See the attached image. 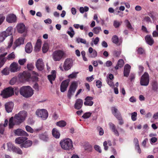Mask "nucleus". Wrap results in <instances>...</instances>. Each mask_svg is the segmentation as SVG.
<instances>
[{"label": "nucleus", "instance_id": "ea45409f", "mask_svg": "<svg viewBox=\"0 0 158 158\" xmlns=\"http://www.w3.org/2000/svg\"><path fill=\"white\" fill-rule=\"evenodd\" d=\"M122 23V22H119L117 20H115L114 21L113 25L115 28H117L120 26Z\"/></svg>", "mask_w": 158, "mask_h": 158}, {"label": "nucleus", "instance_id": "f704fd0d", "mask_svg": "<svg viewBox=\"0 0 158 158\" xmlns=\"http://www.w3.org/2000/svg\"><path fill=\"white\" fill-rule=\"evenodd\" d=\"M124 64V62L123 60L122 59H119L117 65L115 67V68L116 69H118L119 67L121 68L122 67Z\"/></svg>", "mask_w": 158, "mask_h": 158}, {"label": "nucleus", "instance_id": "2f4dec72", "mask_svg": "<svg viewBox=\"0 0 158 158\" xmlns=\"http://www.w3.org/2000/svg\"><path fill=\"white\" fill-rule=\"evenodd\" d=\"M52 133L53 136L56 139L59 138L60 134L58 130L55 128L53 129L52 131Z\"/></svg>", "mask_w": 158, "mask_h": 158}, {"label": "nucleus", "instance_id": "9d476101", "mask_svg": "<svg viewBox=\"0 0 158 158\" xmlns=\"http://www.w3.org/2000/svg\"><path fill=\"white\" fill-rule=\"evenodd\" d=\"M8 146L9 148L11 149L13 152L19 155H22L23 154V152L19 148L17 147L10 143L8 144Z\"/></svg>", "mask_w": 158, "mask_h": 158}, {"label": "nucleus", "instance_id": "c756f323", "mask_svg": "<svg viewBox=\"0 0 158 158\" xmlns=\"http://www.w3.org/2000/svg\"><path fill=\"white\" fill-rule=\"evenodd\" d=\"M33 49L32 44L31 43H28L25 46V50L27 53H30L32 51Z\"/></svg>", "mask_w": 158, "mask_h": 158}, {"label": "nucleus", "instance_id": "8fccbe9b", "mask_svg": "<svg viewBox=\"0 0 158 158\" xmlns=\"http://www.w3.org/2000/svg\"><path fill=\"white\" fill-rule=\"evenodd\" d=\"M156 31H154L152 33V35L154 37L158 36V25H157L156 26Z\"/></svg>", "mask_w": 158, "mask_h": 158}, {"label": "nucleus", "instance_id": "13d9d810", "mask_svg": "<svg viewBox=\"0 0 158 158\" xmlns=\"http://www.w3.org/2000/svg\"><path fill=\"white\" fill-rule=\"evenodd\" d=\"M97 129L99 132V134L100 135H102L103 134L104 131L103 129L100 127H97Z\"/></svg>", "mask_w": 158, "mask_h": 158}, {"label": "nucleus", "instance_id": "de8ad7c7", "mask_svg": "<svg viewBox=\"0 0 158 158\" xmlns=\"http://www.w3.org/2000/svg\"><path fill=\"white\" fill-rule=\"evenodd\" d=\"M25 128L27 131L31 133H33L34 131V130L29 126H26Z\"/></svg>", "mask_w": 158, "mask_h": 158}, {"label": "nucleus", "instance_id": "ddd939ff", "mask_svg": "<svg viewBox=\"0 0 158 158\" xmlns=\"http://www.w3.org/2000/svg\"><path fill=\"white\" fill-rule=\"evenodd\" d=\"M6 20L10 23H15L16 20V17L13 14H10L6 17Z\"/></svg>", "mask_w": 158, "mask_h": 158}, {"label": "nucleus", "instance_id": "603ef678", "mask_svg": "<svg viewBox=\"0 0 158 158\" xmlns=\"http://www.w3.org/2000/svg\"><path fill=\"white\" fill-rule=\"evenodd\" d=\"M5 19V17L3 14H0V25L3 22Z\"/></svg>", "mask_w": 158, "mask_h": 158}, {"label": "nucleus", "instance_id": "9b49d317", "mask_svg": "<svg viewBox=\"0 0 158 158\" xmlns=\"http://www.w3.org/2000/svg\"><path fill=\"white\" fill-rule=\"evenodd\" d=\"M69 82V79H67L63 81L61 83L60 87V91L64 92L67 90Z\"/></svg>", "mask_w": 158, "mask_h": 158}, {"label": "nucleus", "instance_id": "5fc2aeb1", "mask_svg": "<svg viewBox=\"0 0 158 158\" xmlns=\"http://www.w3.org/2000/svg\"><path fill=\"white\" fill-rule=\"evenodd\" d=\"M0 60V68H1L3 66L6 60V58H3L2 59H1Z\"/></svg>", "mask_w": 158, "mask_h": 158}, {"label": "nucleus", "instance_id": "c9c22d12", "mask_svg": "<svg viewBox=\"0 0 158 158\" xmlns=\"http://www.w3.org/2000/svg\"><path fill=\"white\" fill-rule=\"evenodd\" d=\"M56 77V74H51L48 76V79L51 84H52V81L55 80Z\"/></svg>", "mask_w": 158, "mask_h": 158}, {"label": "nucleus", "instance_id": "6ab92c4d", "mask_svg": "<svg viewBox=\"0 0 158 158\" xmlns=\"http://www.w3.org/2000/svg\"><path fill=\"white\" fill-rule=\"evenodd\" d=\"M110 128L114 134L116 136H118L119 135V133L115 125L112 123L109 124Z\"/></svg>", "mask_w": 158, "mask_h": 158}, {"label": "nucleus", "instance_id": "473e14b6", "mask_svg": "<svg viewBox=\"0 0 158 158\" xmlns=\"http://www.w3.org/2000/svg\"><path fill=\"white\" fill-rule=\"evenodd\" d=\"M24 43V39L22 37H20L17 39L15 42V44L17 47L23 44Z\"/></svg>", "mask_w": 158, "mask_h": 158}, {"label": "nucleus", "instance_id": "a18cd8bd", "mask_svg": "<svg viewBox=\"0 0 158 158\" xmlns=\"http://www.w3.org/2000/svg\"><path fill=\"white\" fill-rule=\"evenodd\" d=\"M131 118L132 121H135L137 119V113L134 112L131 114Z\"/></svg>", "mask_w": 158, "mask_h": 158}, {"label": "nucleus", "instance_id": "09e8293b", "mask_svg": "<svg viewBox=\"0 0 158 158\" xmlns=\"http://www.w3.org/2000/svg\"><path fill=\"white\" fill-rule=\"evenodd\" d=\"M15 58V55L14 53L12 52L9 54L7 56V59L8 60H13Z\"/></svg>", "mask_w": 158, "mask_h": 158}, {"label": "nucleus", "instance_id": "0eeeda50", "mask_svg": "<svg viewBox=\"0 0 158 158\" xmlns=\"http://www.w3.org/2000/svg\"><path fill=\"white\" fill-rule=\"evenodd\" d=\"M36 114L44 120L46 119L48 116L47 111L44 109L37 110L36 112Z\"/></svg>", "mask_w": 158, "mask_h": 158}, {"label": "nucleus", "instance_id": "a19ab883", "mask_svg": "<svg viewBox=\"0 0 158 158\" xmlns=\"http://www.w3.org/2000/svg\"><path fill=\"white\" fill-rule=\"evenodd\" d=\"M116 118L118 120L120 125H122L124 124V121L121 115L116 117Z\"/></svg>", "mask_w": 158, "mask_h": 158}, {"label": "nucleus", "instance_id": "dca6fc26", "mask_svg": "<svg viewBox=\"0 0 158 158\" xmlns=\"http://www.w3.org/2000/svg\"><path fill=\"white\" fill-rule=\"evenodd\" d=\"M83 104V101L81 99H77L75 102L74 107L77 110H80L82 107Z\"/></svg>", "mask_w": 158, "mask_h": 158}, {"label": "nucleus", "instance_id": "79ce46f5", "mask_svg": "<svg viewBox=\"0 0 158 158\" xmlns=\"http://www.w3.org/2000/svg\"><path fill=\"white\" fill-rule=\"evenodd\" d=\"M148 15L150 16L153 20L156 19V14L153 12H150L148 14Z\"/></svg>", "mask_w": 158, "mask_h": 158}, {"label": "nucleus", "instance_id": "39448f33", "mask_svg": "<svg viewBox=\"0 0 158 158\" xmlns=\"http://www.w3.org/2000/svg\"><path fill=\"white\" fill-rule=\"evenodd\" d=\"M14 88L9 87L4 89L2 92L1 95L4 98H7L14 94Z\"/></svg>", "mask_w": 158, "mask_h": 158}, {"label": "nucleus", "instance_id": "1a4fd4ad", "mask_svg": "<svg viewBox=\"0 0 158 158\" xmlns=\"http://www.w3.org/2000/svg\"><path fill=\"white\" fill-rule=\"evenodd\" d=\"M72 60L70 58L66 59L64 63L63 68L65 71L70 69L73 66Z\"/></svg>", "mask_w": 158, "mask_h": 158}, {"label": "nucleus", "instance_id": "423d86ee", "mask_svg": "<svg viewBox=\"0 0 158 158\" xmlns=\"http://www.w3.org/2000/svg\"><path fill=\"white\" fill-rule=\"evenodd\" d=\"M149 82V77L148 74L145 72L141 76L140 83L141 85L147 86Z\"/></svg>", "mask_w": 158, "mask_h": 158}, {"label": "nucleus", "instance_id": "864d4df0", "mask_svg": "<svg viewBox=\"0 0 158 158\" xmlns=\"http://www.w3.org/2000/svg\"><path fill=\"white\" fill-rule=\"evenodd\" d=\"M78 73L73 72L72 74L68 76V77L70 78H73L77 77V74Z\"/></svg>", "mask_w": 158, "mask_h": 158}, {"label": "nucleus", "instance_id": "aec40b11", "mask_svg": "<svg viewBox=\"0 0 158 158\" xmlns=\"http://www.w3.org/2000/svg\"><path fill=\"white\" fill-rule=\"evenodd\" d=\"M31 74L28 72L24 71L20 74V77L23 78L24 80L27 81L31 77Z\"/></svg>", "mask_w": 158, "mask_h": 158}, {"label": "nucleus", "instance_id": "cd10ccee", "mask_svg": "<svg viewBox=\"0 0 158 158\" xmlns=\"http://www.w3.org/2000/svg\"><path fill=\"white\" fill-rule=\"evenodd\" d=\"M12 29L13 28L12 27H8L5 31L2 32L3 35H4L5 37H7L8 36L11 35Z\"/></svg>", "mask_w": 158, "mask_h": 158}, {"label": "nucleus", "instance_id": "052dcab7", "mask_svg": "<svg viewBox=\"0 0 158 158\" xmlns=\"http://www.w3.org/2000/svg\"><path fill=\"white\" fill-rule=\"evenodd\" d=\"M17 78L13 77L10 81V84L12 85H14L16 82Z\"/></svg>", "mask_w": 158, "mask_h": 158}, {"label": "nucleus", "instance_id": "f03ea898", "mask_svg": "<svg viewBox=\"0 0 158 158\" xmlns=\"http://www.w3.org/2000/svg\"><path fill=\"white\" fill-rule=\"evenodd\" d=\"M19 92L21 95L26 98L31 97L34 94L33 90L29 86L22 87L20 89Z\"/></svg>", "mask_w": 158, "mask_h": 158}, {"label": "nucleus", "instance_id": "7c9ffc66", "mask_svg": "<svg viewBox=\"0 0 158 158\" xmlns=\"http://www.w3.org/2000/svg\"><path fill=\"white\" fill-rule=\"evenodd\" d=\"M112 40L113 43L118 45H120L122 42V40H118V38L117 36L114 35L112 38Z\"/></svg>", "mask_w": 158, "mask_h": 158}, {"label": "nucleus", "instance_id": "f3484780", "mask_svg": "<svg viewBox=\"0 0 158 158\" xmlns=\"http://www.w3.org/2000/svg\"><path fill=\"white\" fill-rule=\"evenodd\" d=\"M93 99V98L92 97H87L85 99V101L84 102V105L85 106H92L94 104L93 102L92 101Z\"/></svg>", "mask_w": 158, "mask_h": 158}, {"label": "nucleus", "instance_id": "4468645a", "mask_svg": "<svg viewBox=\"0 0 158 158\" xmlns=\"http://www.w3.org/2000/svg\"><path fill=\"white\" fill-rule=\"evenodd\" d=\"M14 132L15 135L18 136H28V134L26 131L21 129H18L14 131Z\"/></svg>", "mask_w": 158, "mask_h": 158}, {"label": "nucleus", "instance_id": "20e7f679", "mask_svg": "<svg viewBox=\"0 0 158 158\" xmlns=\"http://www.w3.org/2000/svg\"><path fill=\"white\" fill-rule=\"evenodd\" d=\"M66 55L65 52L60 49L55 50L52 53V56L53 60L55 61H59Z\"/></svg>", "mask_w": 158, "mask_h": 158}, {"label": "nucleus", "instance_id": "4c0bfd02", "mask_svg": "<svg viewBox=\"0 0 158 158\" xmlns=\"http://www.w3.org/2000/svg\"><path fill=\"white\" fill-rule=\"evenodd\" d=\"M124 23L127 27L129 29L133 30V28L132 27L131 23L128 19H126L124 21Z\"/></svg>", "mask_w": 158, "mask_h": 158}, {"label": "nucleus", "instance_id": "e433bc0d", "mask_svg": "<svg viewBox=\"0 0 158 158\" xmlns=\"http://www.w3.org/2000/svg\"><path fill=\"white\" fill-rule=\"evenodd\" d=\"M56 125L60 127H64L66 125V123L64 121L61 120L57 122Z\"/></svg>", "mask_w": 158, "mask_h": 158}, {"label": "nucleus", "instance_id": "3c124183", "mask_svg": "<svg viewBox=\"0 0 158 158\" xmlns=\"http://www.w3.org/2000/svg\"><path fill=\"white\" fill-rule=\"evenodd\" d=\"M91 113L90 112H86L84 114L82 117L84 119H86L90 117Z\"/></svg>", "mask_w": 158, "mask_h": 158}, {"label": "nucleus", "instance_id": "a211bd4d", "mask_svg": "<svg viewBox=\"0 0 158 158\" xmlns=\"http://www.w3.org/2000/svg\"><path fill=\"white\" fill-rule=\"evenodd\" d=\"M20 68V67L19 66L18 64L15 62H13L10 65V70L12 72H16Z\"/></svg>", "mask_w": 158, "mask_h": 158}, {"label": "nucleus", "instance_id": "5701e85b", "mask_svg": "<svg viewBox=\"0 0 158 158\" xmlns=\"http://www.w3.org/2000/svg\"><path fill=\"white\" fill-rule=\"evenodd\" d=\"M28 138L26 137H19L15 139V142L17 144L21 145Z\"/></svg>", "mask_w": 158, "mask_h": 158}, {"label": "nucleus", "instance_id": "0e129e2a", "mask_svg": "<svg viewBox=\"0 0 158 158\" xmlns=\"http://www.w3.org/2000/svg\"><path fill=\"white\" fill-rule=\"evenodd\" d=\"M26 62V59H20L18 61L19 64L20 65H23Z\"/></svg>", "mask_w": 158, "mask_h": 158}, {"label": "nucleus", "instance_id": "c03bdc74", "mask_svg": "<svg viewBox=\"0 0 158 158\" xmlns=\"http://www.w3.org/2000/svg\"><path fill=\"white\" fill-rule=\"evenodd\" d=\"M152 89L154 91H156L158 89V84L157 82L155 81L152 82Z\"/></svg>", "mask_w": 158, "mask_h": 158}, {"label": "nucleus", "instance_id": "7ed1b4c3", "mask_svg": "<svg viewBox=\"0 0 158 158\" xmlns=\"http://www.w3.org/2000/svg\"><path fill=\"white\" fill-rule=\"evenodd\" d=\"M60 144L61 148L66 150H71L73 147L72 141L69 138L61 140L60 142Z\"/></svg>", "mask_w": 158, "mask_h": 158}, {"label": "nucleus", "instance_id": "69168bd1", "mask_svg": "<svg viewBox=\"0 0 158 158\" xmlns=\"http://www.w3.org/2000/svg\"><path fill=\"white\" fill-rule=\"evenodd\" d=\"M27 68L28 70H32L33 69L34 67L32 64H28L27 65Z\"/></svg>", "mask_w": 158, "mask_h": 158}, {"label": "nucleus", "instance_id": "393cba45", "mask_svg": "<svg viewBox=\"0 0 158 158\" xmlns=\"http://www.w3.org/2000/svg\"><path fill=\"white\" fill-rule=\"evenodd\" d=\"M32 143V141L30 140H27L24 143L20 145V147L21 148H27L31 147Z\"/></svg>", "mask_w": 158, "mask_h": 158}, {"label": "nucleus", "instance_id": "680f3d73", "mask_svg": "<svg viewBox=\"0 0 158 158\" xmlns=\"http://www.w3.org/2000/svg\"><path fill=\"white\" fill-rule=\"evenodd\" d=\"M85 149L88 152H91L92 150V146L90 144L86 146Z\"/></svg>", "mask_w": 158, "mask_h": 158}, {"label": "nucleus", "instance_id": "412c9836", "mask_svg": "<svg viewBox=\"0 0 158 158\" xmlns=\"http://www.w3.org/2000/svg\"><path fill=\"white\" fill-rule=\"evenodd\" d=\"M131 66L129 64H127L125 65L124 69V76L126 77H128L130 72V70Z\"/></svg>", "mask_w": 158, "mask_h": 158}, {"label": "nucleus", "instance_id": "72a5a7b5", "mask_svg": "<svg viewBox=\"0 0 158 158\" xmlns=\"http://www.w3.org/2000/svg\"><path fill=\"white\" fill-rule=\"evenodd\" d=\"M134 142L135 144L136 149L138 150V152L140 153L141 152V150L139 147V141L138 139L135 138L134 139Z\"/></svg>", "mask_w": 158, "mask_h": 158}, {"label": "nucleus", "instance_id": "338daca9", "mask_svg": "<svg viewBox=\"0 0 158 158\" xmlns=\"http://www.w3.org/2000/svg\"><path fill=\"white\" fill-rule=\"evenodd\" d=\"M139 74L141 75L142 73L143 72V67L141 65H139Z\"/></svg>", "mask_w": 158, "mask_h": 158}, {"label": "nucleus", "instance_id": "6e6d98bb", "mask_svg": "<svg viewBox=\"0 0 158 158\" xmlns=\"http://www.w3.org/2000/svg\"><path fill=\"white\" fill-rule=\"evenodd\" d=\"M97 51L95 50H94V51L92 53L90 54L89 56L92 58H94L97 56Z\"/></svg>", "mask_w": 158, "mask_h": 158}, {"label": "nucleus", "instance_id": "c85d7f7f", "mask_svg": "<svg viewBox=\"0 0 158 158\" xmlns=\"http://www.w3.org/2000/svg\"><path fill=\"white\" fill-rule=\"evenodd\" d=\"M145 38L146 42L149 45H152L154 43V40L151 35H148L145 36Z\"/></svg>", "mask_w": 158, "mask_h": 158}, {"label": "nucleus", "instance_id": "e2e57ef3", "mask_svg": "<svg viewBox=\"0 0 158 158\" xmlns=\"http://www.w3.org/2000/svg\"><path fill=\"white\" fill-rule=\"evenodd\" d=\"M94 148L95 150L98 152L100 153L102 152V150L101 149L100 147L98 145H95Z\"/></svg>", "mask_w": 158, "mask_h": 158}, {"label": "nucleus", "instance_id": "58836bf2", "mask_svg": "<svg viewBox=\"0 0 158 158\" xmlns=\"http://www.w3.org/2000/svg\"><path fill=\"white\" fill-rule=\"evenodd\" d=\"M48 45L47 43H44L42 47V51L43 53H46L48 50Z\"/></svg>", "mask_w": 158, "mask_h": 158}, {"label": "nucleus", "instance_id": "774afa93", "mask_svg": "<svg viewBox=\"0 0 158 158\" xmlns=\"http://www.w3.org/2000/svg\"><path fill=\"white\" fill-rule=\"evenodd\" d=\"M96 85L98 88H100L102 86V82L99 80H98L96 82Z\"/></svg>", "mask_w": 158, "mask_h": 158}, {"label": "nucleus", "instance_id": "37998d69", "mask_svg": "<svg viewBox=\"0 0 158 158\" xmlns=\"http://www.w3.org/2000/svg\"><path fill=\"white\" fill-rule=\"evenodd\" d=\"M89 8L87 6H85L84 7H82L80 8V11L81 13H84L85 12H87L89 10Z\"/></svg>", "mask_w": 158, "mask_h": 158}, {"label": "nucleus", "instance_id": "f8f14e48", "mask_svg": "<svg viewBox=\"0 0 158 158\" xmlns=\"http://www.w3.org/2000/svg\"><path fill=\"white\" fill-rule=\"evenodd\" d=\"M35 65L37 69L40 71L42 70L44 68V64L42 59H39L36 61Z\"/></svg>", "mask_w": 158, "mask_h": 158}, {"label": "nucleus", "instance_id": "4d7b16f0", "mask_svg": "<svg viewBox=\"0 0 158 158\" xmlns=\"http://www.w3.org/2000/svg\"><path fill=\"white\" fill-rule=\"evenodd\" d=\"M4 75H7L9 73V72L6 68H4L1 72Z\"/></svg>", "mask_w": 158, "mask_h": 158}, {"label": "nucleus", "instance_id": "49530a36", "mask_svg": "<svg viewBox=\"0 0 158 158\" xmlns=\"http://www.w3.org/2000/svg\"><path fill=\"white\" fill-rule=\"evenodd\" d=\"M101 30V28L100 27H95L93 29V32L95 34H98L100 31Z\"/></svg>", "mask_w": 158, "mask_h": 158}, {"label": "nucleus", "instance_id": "b1692460", "mask_svg": "<svg viewBox=\"0 0 158 158\" xmlns=\"http://www.w3.org/2000/svg\"><path fill=\"white\" fill-rule=\"evenodd\" d=\"M17 30L19 33H22L24 32L25 30V27L23 23L19 24L17 27Z\"/></svg>", "mask_w": 158, "mask_h": 158}, {"label": "nucleus", "instance_id": "4be33fe9", "mask_svg": "<svg viewBox=\"0 0 158 158\" xmlns=\"http://www.w3.org/2000/svg\"><path fill=\"white\" fill-rule=\"evenodd\" d=\"M111 110L112 113L116 118L121 115L117 108L115 106L111 107Z\"/></svg>", "mask_w": 158, "mask_h": 158}, {"label": "nucleus", "instance_id": "2eb2a0df", "mask_svg": "<svg viewBox=\"0 0 158 158\" xmlns=\"http://www.w3.org/2000/svg\"><path fill=\"white\" fill-rule=\"evenodd\" d=\"M14 103L12 102H9L6 103L5 105V108L7 113L11 112L14 107Z\"/></svg>", "mask_w": 158, "mask_h": 158}, {"label": "nucleus", "instance_id": "6e6552de", "mask_svg": "<svg viewBox=\"0 0 158 158\" xmlns=\"http://www.w3.org/2000/svg\"><path fill=\"white\" fill-rule=\"evenodd\" d=\"M77 87V83L75 81L73 82L71 85L68 90L67 96L69 98H71V96L75 91Z\"/></svg>", "mask_w": 158, "mask_h": 158}, {"label": "nucleus", "instance_id": "bf43d9fd", "mask_svg": "<svg viewBox=\"0 0 158 158\" xmlns=\"http://www.w3.org/2000/svg\"><path fill=\"white\" fill-rule=\"evenodd\" d=\"M5 127L2 124H0V133L1 134H3L4 133Z\"/></svg>", "mask_w": 158, "mask_h": 158}, {"label": "nucleus", "instance_id": "a878e982", "mask_svg": "<svg viewBox=\"0 0 158 158\" xmlns=\"http://www.w3.org/2000/svg\"><path fill=\"white\" fill-rule=\"evenodd\" d=\"M39 136L40 139L45 142L47 141L49 139L48 135L46 132L40 134Z\"/></svg>", "mask_w": 158, "mask_h": 158}, {"label": "nucleus", "instance_id": "f257e3e1", "mask_svg": "<svg viewBox=\"0 0 158 158\" xmlns=\"http://www.w3.org/2000/svg\"><path fill=\"white\" fill-rule=\"evenodd\" d=\"M27 116V112L24 110L20 111L16 114L14 117H11L9 121V126L10 128H13L15 125H19L23 122Z\"/></svg>", "mask_w": 158, "mask_h": 158}, {"label": "nucleus", "instance_id": "bb28decb", "mask_svg": "<svg viewBox=\"0 0 158 158\" xmlns=\"http://www.w3.org/2000/svg\"><path fill=\"white\" fill-rule=\"evenodd\" d=\"M41 44V40L40 39H38L35 46L34 50L35 51L38 52L40 49Z\"/></svg>", "mask_w": 158, "mask_h": 158}]
</instances>
